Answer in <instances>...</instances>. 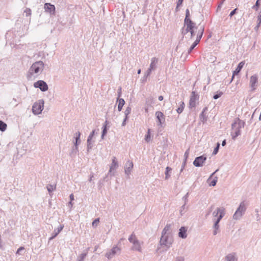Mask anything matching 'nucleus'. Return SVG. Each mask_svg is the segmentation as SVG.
Listing matches in <instances>:
<instances>
[{
	"mask_svg": "<svg viewBox=\"0 0 261 261\" xmlns=\"http://www.w3.org/2000/svg\"><path fill=\"white\" fill-rule=\"evenodd\" d=\"M173 243V239L171 236L162 234L157 250L160 251L161 253L166 252L171 247Z\"/></svg>",
	"mask_w": 261,
	"mask_h": 261,
	"instance_id": "obj_1",
	"label": "nucleus"
},
{
	"mask_svg": "<svg viewBox=\"0 0 261 261\" xmlns=\"http://www.w3.org/2000/svg\"><path fill=\"white\" fill-rule=\"evenodd\" d=\"M44 67V63L41 61H36L30 67L27 73L28 79L32 78L34 74L38 75L41 73Z\"/></svg>",
	"mask_w": 261,
	"mask_h": 261,
	"instance_id": "obj_2",
	"label": "nucleus"
},
{
	"mask_svg": "<svg viewBox=\"0 0 261 261\" xmlns=\"http://www.w3.org/2000/svg\"><path fill=\"white\" fill-rule=\"evenodd\" d=\"M128 241L130 243L133 244V246L131 248L132 250L142 252L141 244H143V242L141 243L134 233L129 237Z\"/></svg>",
	"mask_w": 261,
	"mask_h": 261,
	"instance_id": "obj_3",
	"label": "nucleus"
},
{
	"mask_svg": "<svg viewBox=\"0 0 261 261\" xmlns=\"http://www.w3.org/2000/svg\"><path fill=\"white\" fill-rule=\"evenodd\" d=\"M246 208V205L245 202H241L234 214L233 215V219L236 220H240L245 214Z\"/></svg>",
	"mask_w": 261,
	"mask_h": 261,
	"instance_id": "obj_4",
	"label": "nucleus"
},
{
	"mask_svg": "<svg viewBox=\"0 0 261 261\" xmlns=\"http://www.w3.org/2000/svg\"><path fill=\"white\" fill-rule=\"evenodd\" d=\"M44 106V100L40 99L35 102L32 106V112L34 115H39L41 113Z\"/></svg>",
	"mask_w": 261,
	"mask_h": 261,
	"instance_id": "obj_5",
	"label": "nucleus"
},
{
	"mask_svg": "<svg viewBox=\"0 0 261 261\" xmlns=\"http://www.w3.org/2000/svg\"><path fill=\"white\" fill-rule=\"evenodd\" d=\"M34 86L35 88H39L42 92L46 91L48 89L46 83L42 80H39L35 82L34 84Z\"/></svg>",
	"mask_w": 261,
	"mask_h": 261,
	"instance_id": "obj_6",
	"label": "nucleus"
},
{
	"mask_svg": "<svg viewBox=\"0 0 261 261\" xmlns=\"http://www.w3.org/2000/svg\"><path fill=\"white\" fill-rule=\"evenodd\" d=\"M206 156L204 155L197 156L193 162V165L197 167H202L203 163L206 160Z\"/></svg>",
	"mask_w": 261,
	"mask_h": 261,
	"instance_id": "obj_7",
	"label": "nucleus"
},
{
	"mask_svg": "<svg viewBox=\"0 0 261 261\" xmlns=\"http://www.w3.org/2000/svg\"><path fill=\"white\" fill-rule=\"evenodd\" d=\"M257 83H258L257 75L256 74L252 75L250 77V81H249V85H250V87L251 89V90L252 91H253L256 89V88L257 87Z\"/></svg>",
	"mask_w": 261,
	"mask_h": 261,
	"instance_id": "obj_8",
	"label": "nucleus"
},
{
	"mask_svg": "<svg viewBox=\"0 0 261 261\" xmlns=\"http://www.w3.org/2000/svg\"><path fill=\"white\" fill-rule=\"evenodd\" d=\"M121 250L120 248L117 246H114L110 251L107 252L105 256L109 259H111L112 257L114 256V255L116 254V253L119 251L120 252Z\"/></svg>",
	"mask_w": 261,
	"mask_h": 261,
	"instance_id": "obj_9",
	"label": "nucleus"
},
{
	"mask_svg": "<svg viewBox=\"0 0 261 261\" xmlns=\"http://www.w3.org/2000/svg\"><path fill=\"white\" fill-rule=\"evenodd\" d=\"M133 162L128 160L127 161L124 166V172L125 174L127 175V177L129 178V175L130 174L131 171L132 169L133 168Z\"/></svg>",
	"mask_w": 261,
	"mask_h": 261,
	"instance_id": "obj_10",
	"label": "nucleus"
},
{
	"mask_svg": "<svg viewBox=\"0 0 261 261\" xmlns=\"http://www.w3.org/2000/svg\"><path fill=\"white\" fill-rule=\"evenodd\" d=\"M245 123L243 121L240 120L239 118H237V120L231 124V127L232 129L238 128L240 130V128L244 127Z\"/></svg>",
	"mask_w": 261,
	"mask_h": 261,
	"instance_id": "obj_11",
	"label": "nucleus"
},
{
	"mask_svg": "<svg viewBox=\"0 0 261 261\" xmlns=\"http://www.w3.org/2000/svg\"><path fill=\"white\" fill-rule=\"evenodd\" d=\"M198 99V96L195 91H192L190 99L189 105L191 108L196 107V102Z\"/></svg>",
	"mask_w": 261,
	"mask_h": 261,
	"instance_id": "obj_12",
	"label": "nucleus"
},
{
	"mask_svg": "<svg viewBox=\"0 0 261 261\" xmlns=\"http://www.w3.org/2000/svg\"><path fill=\"white\" fill-rule=\"evenodd\" d=\"M155 116L158 121V125L162 126V124L165 122V119L164 114L160 111L155 112Z\"/></svg>",
	"mask_w": 261,
	"mask_h": 261,
	"instance_id": "obj_13",
	"label": "nucleus"
},
{
	"mask_svg": "<svg viewBox=\"0 0 261 261\" xmlns=\"http://www.w3.org/2000/svg\"><path fill=\"white\" fill-rule=\"evenodd\" d=\"M184 25L185 26H186V29L187 30V31H188V32L192 31L193 30L195 29L198 28V27H195V23L192 20L188 21L187 19L186 22H184Z\"/></svg>",
	"mask_w": 261,
	"mask_h": 261,
	"instance_id": "obj_14",
	"label": "nucleus"
},
{
	"mask_svg": "<svg viewBox=\"0 0 261 261\" xmlns=\"http://www.w3.org/2000/svg\"><path fill=\"white\" fill-rule=\"evenodd\" d=\"M198 27L199 29L197 32L196 39L195 41H197L198 43H199L204 33V27L203 25H200V24L198 25Z\"/></svg>",
	"mask_w": 261,
	"mask_h": 261,
	"instance_id": "obj_15",
	"label": "nucleus"
},
{
	"mask_svg": "<svg viewBox=\"0 0 261 261\" xmlns=\"http://www.w3.org/2000/svg\"><path fill=\"white\" fill-rule=\"evenodd\" d=\"M95 134V130H93L91 132L87 139V151H89L93 145V141H92V138L93 137Z\"/></svg>",
	"mask_w": 261,
	"mask_h": 261,
	"instance_id": "obj_16",
	"label": "nucleus"
},
{
	"mask_svg": "<svg viewBox=\"0 0 261 261\" xmlns=\"http://www.w3.org/2000/svg\"><path fill=\"white\" fill-rule=\"evenodd\" d=\"M44 9L45 12L50 14H54L55 12V7L54 5L50 3H45L44 4Z\"/></svg>",
	"mask_w": 261,
	"mask_h": 261,
	"instance_id": "obj_17",
	"label": "nucleus"
},
{
	"mask_svg": "<svg viewBox=\"0 0 261 261\" xmlns=\"http://www.w3.org/2000/svg\"><path fill=\"white\" fill-rule=\"evenodd\" d=\"M64 225L60 224L57 229H55L52 233L51 237L49 238V240H51L55 238L58 234L62 230Z\"/></svg>",
	"mask_w": 261,
	"mask_h": 261,
	"instance_id": "obj_18",
	"label": "nucleus"
},
{
	"mask_svg": "<svg viewBox=\"0 0 261 261\" xmlns=\"http://www.w3.org/2000/svg\"><path fill=\"white\" fill-rule=\"evenodd\" d=\"M159 60L158 58L155 57H153L151 59V63L149 65V67L150 69L155 70L157 68V65L158 64Z\"/></svg>",
	"mask_w": 261,
	"mask_h": 261,
	"instance_id": "obj_19",
	"label": "nucleus"
},
{
	"mask_svg": "<svg viewBox=\"0 0 261 261\" xmlns=\"http://www.w3.org/2000/svg\"><path fill=\"white\" fill-rule=\"evenodd\" d=\"M187 229L185 227H181L179 229L178 236L182 239H186L187 237Z\"/></svg>",
	"mask_w": 261,
	"mask_h": 261,
	"instance_id": "obj_20",
	"label": "nucleus"
},
{
	"mask_svg": "<svg viewBox=\"0 0 261 261\" xmlns=\"http://www.w3.org/2000/svg\"><path fill=\"white\" fill-rule=\"evenodd\" d=\"M244 64H245V63L243 61L241 62L238 64L237 68L236 69V70L233 72V75H232V76L231 81L233 80L234 75L238 74L240 72V71L241 70V69L243 67Z\"/></svg>",
	"mask_w": 261,
	"mask_h": 261,
	"instance_id": "obj_21",
	"label": "nucleus"
},
{
	"mask_svg": "<svg viewBox=\"0 0 261 261\" xmlns=\"http://www.w3.org/2000/svg\"><path fill=\"white\" fill-rule=\"evenodd\" d=\"M207 108L205 107L200 114V120L203 123H204L207 120V116H206L205 114V112L207 111Z\"/></svg>",
	"mask_w": 261,
	"mask_h": 261,
	"instance_id": "obj_22",
	"label": "nucleus"
},
{
	"mask_svg": "<svg viewBox=\"0 0 261 261\" xmlns=\"http://www.w3.org/2000/svg\"><path fill=\"white\" fill-rule=\"evenodd\" d=\"M118 167V162L116 161V158L113 156L112 159V163L110 168L109 173L111 172L113 170L115 169Z\"/></svg>",
	"mask_w": 261,
	"mask_h": 261,
	"instance_id": "obj_23",
	"label": "nucleus"
},
{
	"mask_svg": "<svg viewBox=\"0 0 261 261\" xmlns=\"http://www.w3.org/2000/svg\"><path fill=\"white\" fill-rule=\"evenodd\" d=\"M225 208L223 207H217L215 211L213 213V216L214 218H216L218 216L221 214L223 211H225Z\"/></svg>",
	"mask_w": 261,
	"mask_h": 261,
	"instance_id": "obj_24",
	"label": "nucleus"
},
{
	"mask_svg": "<svg viewBox=\"0 0 261 261\" xmlns=\"http://www.w3.org/2000/svg\"><path fill=\"white\" fill-rule=\"evenodd\" d=\"M226 261H235L237 260V258L236 257V253H232L227 254L225 256Z\"/></svg>",
	"mask_w": 261,
	"mask_h": 261,
	"instance_id": "obj_25",
	"label": "nucleus"
},
{
	"mask_svg": "<svg viewBox=\"0 0 261 261\" xmlns=\"http://www.w3.org/2000/svg\"><path fill=\"white\" fill-rule=\"evenodd\" d=\"M81 133L80 132H76L74 135L75 142H74V146H78L81 142L80 140Z\"/></svg>",
	"mask_w": 261,
	"mask_h": 261,
	"instance_id": "obj_26",
	"label": "nucleus"
},
{
	"mask_svg": "<svg viewBox=\"0 0 261 261\" xmlns=\"http://www.w3.org/2000/svg\"><path fill=\"white\" fill-rule=\"evenodd\" d=\"M171 224H167L162 232V234L163 235H167L170 234L168 232L171 229Z\"/></svg>",
	"mask_w": 261,
	"mask_h": 261,
	"instance_id": "obj_27",
	"label": "nucleus"
},
{
	"mask_svg": "<svg viewBox=\"0 0 261 261\" xmlns=\"http://www.w3.org/2000/svg\"><path fill=\"white\" fill-rule=\"evenodd\" d=\"M117 101H118V110L121 111L125 104V101L123 98H117Z\"/></svg>",
	"mask_w": 261,
	"mask_h": 261,
	"instance_id": "obj_28",
	"label": "nucleus"
},
{
	"mask_svg": "<svg viewBox=\"0 0 261 261\" xmlns=\"http://www.w3.org/2000/svg\"><path fill=\"white\" fill-rule=\"evenodd\" d=\"M154 103V100L152 97H148L146 99L145 105L150 107H152V105Z\"/></svg>",
	"mask_w": 261,
	"mask_h": 261,
	"instance_id": "obj_29",
	"label": "nucleus"
},
{
	"mask_svg": "<svg viewBox=\"0 0 261 261\" xmlns=\"http://www.w3.org/2000/svg\"><path fill=\"white\" fill-rule=\"evenodd\" d=\"M233 130H234V132L231 133V137L232 139L234 140L238 136L240 135L241 132L240 130L238 128H237L236 127V129Z\"/></svg>",
	"mask_w": 261,
	"mask_h": 261,
	"instance_id": "obj_30",
	"label": "nucleus"
},
{
	"mask_svg": "<svg viewBox=\"0 0 261 261\" xmlns=\"http://www.w3.org/2000/svg\"><path fill=\"white\" fill-rule=\"evenodd\" d=\"M78 152V146H74L72 147L71 152H70V155L71 157H74Z\"/></svg>",
	"mask_w": 261,
	"mask_h": 261,
	"instance_id": "obj_31",
	"label": "nucleus"
},
{
	"mask_svg": "<svg viewBox=\"0 0 261 261\" xmlns=\"http://www.w3.org/2000/svg\"><path fill=\"white\" fill-rule=\"evenodd\" d=\"M214 222V224L213 225V228H214L213 234L214 236H216L218 233V232H219V223H218L217 222Z\"/></svg>",
	"mask_w": 261,
	"mask_h": 261,
	"instance_id": "obj_32",
	"label": "nucleus"
},
{
	"mask_svg": "<svg viewBox=\"0 0 261 261\" xmlns=\"http://www.w3.org/2000/svg\"><path fill=\"white\" fill-rule=\"evenodd\" d=\"M225 215V210L223 211L222 212H221V214H220V215L217 217L216 218L213 219L214 222H217L218 223H219L221 220L223 218V217H224Z\"/></svg>",
	"mask_w": 261,
	"mask_h": 261,
	"instance_id": "obj_33",
	"label": "nucleus"
},
{
	"mask_svg": "<svg viewBox=\"0 0 261 261\" xmlns=\"http://www.w3.org/2000/svg\"><path fill=\"white\" fill-rule=\"evenodd\" d=\"M172 168L169 167L166 168L165 174V179H168L170 177V173H171Z\"/></svg>",
	"mask_w": 261,
	"mask_h": 261,
	"instance_id": "obj_34",
	"label": "nucleus"
},
{
	"mask_svg": "<svg viewBox=\"0 0 261 261\" xmlns=\"http://www.w3.org/2000/svg\"><path fill=\"white\" fill-rule=\"evenodd\" d=\"M108 121L106 120L105 122V124L104 125H103V129H102V134H101V138L103 139L104 136L106 135V134L107 133V123H108Z\"/></svg>",
	"mask_w": 261,
	"mask_h": 261,
	"instance_id": "obj_35",
	"label": "nucleus"
},
{
	"mask_svg": "<svg viewBox=\"0 0 261 261\" xmlns=\"http://www.w3.org/2000/svg\"><path fill=\"white\" fill-rule=\"evenodd\" d=\"M184 204L180 207L179 213L181 216H182L188 209V206Z\"/></svg>",
	"mask_w": 261,
	"mask_h": 261,
	"instance_id": "obj_36",
	"label": "nucleus"
},
{
	"mask_svg": "<svg viewBox=\"0 0 261 261\" xmlns=\"http://www.w3.org/2000/svg\"><path fill=\"white\" fill-rule=\"evenodd\" d=\"M7 124L2 120H0V130L4 132L7 128Z\"/></svg>",
	"mask_w": 261,
	"mask_h": 261,
	"instance_id": "obj_37",
	"label": "nucleus"
},
{
	"mask_svg": "<svg viewBox=\"0 0 261 261\" xmlns=\"http://www.w3.org/2000/svg\"><path fill=\"white\" fill-rule=\"evenodd\" d=\"M185 107V104L184 102H181L180 106L176 109V112L178 114H180L182 112Z\"/></svg>",
	"mask_w": 261,
	"mask_h": 261,
	"instance_id": "obj_38",
	"label": "nucleus"
},
{
	"mask_svg": "<svg viewBox=\"0 0 261 261\" xmlns=\"http://www.w3.org/2000/svg\"><path fill=\"white\" fill-rule=\"evenodd\" d=\"M198 43L197 41H195L188 50V54H190Z\"/></svg>",
	"mask_w": 261,
	"mask_h": 261,
	"instance_id": "obj_39",
	"label": "nucleus"
},
{
	"mask_svg": "<svg viewBox=\"0 0 261 261\" xmlns=\"http://www.w3.org/2000/svg\"><path fill=\"white\" fill-rule=\"evenodd\" d=\"M46 188L49 193L52 192L56 189V186L52 185H48L46 186Z\"/></svg>",
	"mask_w": 261,
	"mask_h": 261,
	"instance_id": "obj_40",
	"label": "nucleus"
},
{
	"mask_svg": "<svg viewBox=\"0 0 261 261\" xmlns=\"http://www.w3.org/2000/svg\"><path fill=\"white\" fill-rule=\"evenodd\" d=\"M223 93L222 91H218L216 92V94H214L213 96V98L215 99H217L219 97H220L222 95Z\"/></svg>",
	"mask_w": 261,
	"mask_h": 261,
	"instance_id": "obj_41",
	"label": "nucleus"
},
{
	"mask_svg": "<svg viewBox=\"0 0 261 261\" xmlns=\"http://www.w3.org/2000/svg\"><path fill=\"white\" fill-rule=\"evenodd\" d=\"M260 0H257L255 3V4L252 6V8L255 10V11H257L260 6Z\"/></svg>",
	"mask_w": 261,
	"mask_h": 261,
	"instance_id": "obj_42",
	"label": "nucleus"
},
{
	"mask_svg": "<svg viewBox=\"0 0 261 261\" xmlns=\"http://www.w3.org/2000/svg\"><path fill=\"white\" fill-rule=\"evenodd\" d=\"M87 254L86 253H83L80 254L79 256H78L77 258V261H84V258L86 256Z\"/></svg>",
	"mask_w": 261,
	"mask_h": 261,
	"instance_id": "obj_43",
	"label": "nucleus"
},
{
	"mask_svg": "<svg viewBox=\"0 0 261 261\" xmlns=\"http://www.w3.org/2000/svg\"><path fill=\"white\" fill-rule=\"evenodd\" d=\"M218 177L215 176L214 178L209 183V186L214 187L216 186L217 182Z\"/></svg>",
	"mask_w": 261,
	"mask_h": 261,
	"instance_id": "obj_44",
	"label": "nucleus"
},
{
	"mask_svg": "<svg viewBox=\"0 0 261 261\" xmlns=\"http://www.w3.org/2000/svg\"><path fill=\"white\" fill-rule=\"evenodd\" d=\"M190 14L189 10L188 9H187L186 11V17H185V18L184 20V22H186L187 19L188 21L191 20V19L190 18Z\"/></svg>",
	"mask_w": 261,
	"mask_h": 261,
	"instance_id": "obj_45",
	"label": "nucleus"
},
{
	"mask_svg": "<svg viewBox=\"0 0 261 261\" xmlns=\"http://www.w3.org/2000/svg\"><path fill=\"white\" fill-rule=\"evenodd\" d=\"M153 71V70H152L151 69H150V68H149L146 72H145L144 75V77L143 78L145 79V80L147 79V77L148 76H149L150 75V74H151V72Z\"/></svg>",
	"mask_w": 261,
	"mask_h": 261,
	"instance_id": "obj_46",
	"label": "nucleus"
},
{
	"mask_svg": "<svg viewBox=\"0 0 261 261\" xmlns=\"http://www.w3.org/2000/svg\"><path fill=\"white\" fill-rule=\"evenodd\" d=\"M131 112V108L130 107H127L124 112L125 117L126 118H128V116Z\"/></svg>",
	"mask_w": 261,
	"mask_h": 261,
	"instance_id": "obj_47",
	"label": "nucleus"
},
{
	"mask_svg": "<svg viewBox=\"0 0 261 261\" xmlns=\"http://www.w3.org/2000/svg\"><path fill=\"white\" fill-rule=\"evenodd\" d=\"M220 145V143L219 142H218L217 143L216 146L215 147V148L213 150V154L215 155L218 153Z\"/></svg>",
	"mask_w": 261,
	"mask_h": 261,
	"instance_id": "obj_48",
	"label": "nucleus"
},
{
	"mask_svg": "<svg viewBox=\"0 0 261 261\" xmlns=\"http://www.w3.org/2000/svg\"><path fill=\"white\" fill-rule=\"evenodd\" d=\"M189 193L188 192L183 197L182 200L184 201V204H187L188 201Z\"/></svg>",
	"mask_w": 261,
	"mask_h": 261,
	"instance_id": "obj_49",
	"label": "nucleus"
},
{
	"mask_svg": "<svg viewBox=\"0 0 261 261\" xmlns=\"http://www.w3.org/2000/svg\"><path fill=\"white\" fill-rule=\"evenodd\" d=\"M261 24V17H257V24L256 26L255 27V30H257L258 28L260 27Z\"/></svg>",
	"mask_w": 261,
	"mask_h": 261,
	"instance_id": "obj_50",
	"label": "nucleus"
},
{
	"mask_svg": "<svg viewBox=\"0 0 261 261\" xmlns=\"http://www.w3.org/2000/svg\"><path fill=\"white\" fill-rule=\"evenodd\" d=\"M150 139V129L148 130L147 134L145 136V140L146 142H148Z\"/></svg>",
	"mask_w": 261,
	"mask_h": 261,
	"instance_id": "obj_51",
	"label": "nucleus"
},
{
	"mask_svg": "<svg viewBox=\"0 0 261 261\" xmlns=\"http://www.w3.org/2000/svg\"><path fill=\"white\" fill-rule=\"evenodd\" d=\"M99 222V218H97L96 219H95L93 222H92V226L93 227H95L97 225V224H98Z\"/></svg>",
	"mask_w": 261,
	"mask_h": 261,
	"instance_id": "obj_52",
	"label": "nucleus"
},
{
	"mask_svg": "<svg viewBox=\"0 0 261 261\" xmlns=\"http://www.w3.org/2000/svg\"><path fill=\"white\" fill-rule=\"evenodd\" d=\"M189 148H188L184 154V160L187 161L189 154Z\"/></svg>",
	"mask_w": 261,
	"mask_h": 261,
	"instance_id": "obj_53",
	"label": "nucleus"
},
{
	"mask_svg": "<svg viewBox=\"0 0 261 261\" xmlns=\"http://www.w3.org/2000/svg\"><path fill=\"white\" fill-rule=\"evenodd\" d=\"M24 12L26 13L27 16H29L31 14V10L30 9H27Z\"/></svg>",
	"mask_w": 261,
	"mask_h": 261,
	"instance_id": "obj_54",
	"label": "nucleus"
},
{
	"mask_svg": "<svg viewBox=\"0 0 261 261\" xmlns=\"http://www.w3.org/2000/svg\"><path fill=\"white\" fill-rule=\"evenodd\" d=\"M186 163H187V161L184 160L182 163V164L181 168L180 169V172H181L183 171L185 167Z\"/></svg>",
	"mask_w": 261,
	"mask_h": 261,
	"instance_id": "obj_55",
	"label": "nucleus"
},
{
	"mask_svg": "<svg viewBox=\"0 0 261 261\" xmlns=\"http://www.w3.org/2000/svg\"><path fill=\"white\" fill-rule=\"evenodd\" d=\"M237 11V8L234 9L229 14V16L232 17L233 15H234L236 13V11Z\"/></svg>",
	"mask_w": 261,
	"mask_h": 261,
	"instance_id": "obj_56",
	"label": "nucleus"
},
{
	"mask_svg": "<svg viewBox=\"0 0 261 261\" xmlns=\"http://www.w3.org/2000/svg\"><path fill=\"white\" fill-rule=\"evenodd\" d=\"M213 206H211L209 208L208 212H207V214H206V216H205L206 217L211 214V213L212 212V211L213 210Z\"/></svg>",
	"mask_w": 261,
	"mask_h": 261,
	"instance_id": "obj_57",
	"label": "nucleus"
},
{
	"mask_svg": "<svg viewBox=\"0 0 261 261\" xmlns=\"http://www.w3.org/2000/svg\"><path fill=\"white\" fill-rule=\"evenodd\" d=\"M24 249V248L23 247H20L18 250H17L16 254H20V252L23 250Z\"/></svg>",
	"mask_w": 261,
	"mask_h": 261,
	"instance_id": "obj_58",
	"label": "nucleus"
},
{
	"mask_svg": "<svg viewBox=\"0 0 261 261\" xmlns=\"http://www.w3.org/2000/svg\"><path fill=\"white\" fill-rule=\"evenodd\" d=\"M188 32V31H187V30L185 29H184V28L183 27L182 28V31H181V34L183 35V36L185 35L186 34H187Z\"/></svg>",
	"mask_w": 261,
	"mask_h": 261,
	"instance_id": "obj_59",
	"label": "nucleus"
},
{
	"mask_svg": "<svg viewBox=\"0 0 261 261\" xmlns=\"http://www.w3.org/2000/svg\"><path fill=\"white\" fill-rule=\"evenodd\" d=\"M175 261H184V258L183 257L178 256L176 258Z\"/></svg>",
	"mask_w": 261,
	"mask_h": 261,
	"instance_id": "obj_60",
	"label": "nucleus"
},
{
	"mask_svg": "<svg viewBox=\"0 0 261 261\" xmlns=\"http://www.w3.org/2000/svg\"><path fill=\"white\" fill-rule=\"evenodd\" d=\"M190 34H191V39H192L193 38V37L195 35V31H194V29L192 31L190 32Z\"/></svg>",
	"mask_w": 261,
	"mask_h": 261,
	"instance_id": "obj_61",
	"label": "nucleus"
},
{
	"mask_svg": "<svg viewBox=\"0 0 261 261\" xmlns=\"http://www.w3.org/2000/svg\"><path fill=\"white\" fill-rule=\"evenodd\" d=\"M117 92H118V98H119V97L121 95V87H119V88L118 89Z\"/></svg>",
	"mask_w": 261,
	"mask_h": 261,
	"instance_id": "obj_62",
	"label": "nucleus"
},
{
	"mask_svg": "<svg viewBox=\"0 0 261 261\" xmlns=\"http://www.w3.org/2000/svg\"><path fill=\"white\" fill-rule=\"evenodd\" d=\"M183 1L184 0H178V1L177 3V7H179L182 4Z\"/></svg>",
	"mask_w": 261,
	"mask_h": 261,
	"instance_id": "obj_63",
	"label": "nucleus"
},
{
	"mask_svg": "<svg viewBox=\"0 0 261 261\" xmlns=\"http://www.w3.org/2000/svg\"><path fill=\"white\" fill-rule=\"evenodd\" d=\"M93 177H94L93 173L91 174H90V177H89V181L90 182H91V181H92Z\"/></svg>",
	"mask_w": 261,
	"mask_h": 261,
	"instance_id": "obj_64",
	"label": "nucleus"
}]
</instances>
